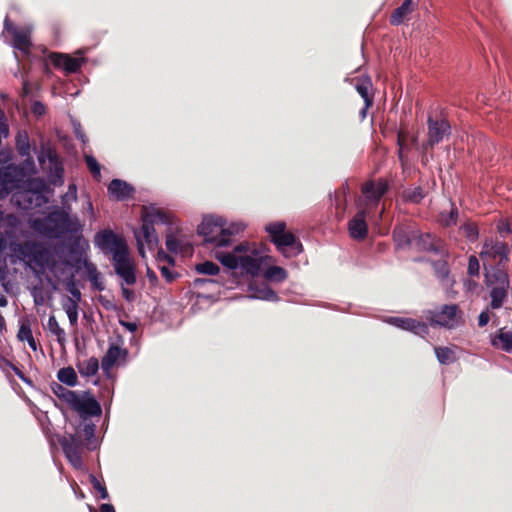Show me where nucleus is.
<instances>
[{"label": "nucleus", "instance_id": "obj_20", "mask_svg": "<svg viewBox=\"0 0 512 512\" xmlns=\"http://www.w3.org/2000/svg\"><path fill=\"white\" fill-rule=\"evenodd\" d=\"M366 209L359 210L356 215L349 221L348 229L350 236L354 240H364L368 235V225L366 222Z\"/></svg>", "mask_w": 512, "mask_h": 512}, {"label": "nucleus", "instance_id": "obj_45", "mask_svg": "<svg viewBox=\"0 0 512 512\" xmlns=\"http://www.w3.org/2000/svg\"><path fill=\"white\" fill-rule=\"evenodd\" d=\"M467 274L470 277H479L480 275V263L475 255L469 256Z\"/></svg>", "mask_w": 512, "mask_h": 512}, {"label": "nucleus", "instance_id": "obj_41", "mask_svg": "<svg viewBox=\"0 0 512 512\" xmlns=\"http://www.w3.org/2000/svg\"><path fill=\"white\" fill-rule=\"evenodd\" d=\"M460 231L470 242H475L479 236V230L474 222L467 221L460 226Z\"/></svg>", "mask_w": 512, "mask_h": 512}, {"label": "nucleus", "instance_id": "obj_51", "mask_svg": "<svg viewBox=\"0 0 512 512\" xmlns=\"http://www.w3.org/2000/svg\"><path fill=\"white\" fill-rule=\"evenodd\" d=\"M81 433L85 437L86 440H90L94 436V433H95V424L86 423L84 421V424L82 425V428H81Z\"/></svg>", "mask_w": 512, "mask_h": 512}, {"label": "nucleus", "instance_id": "obj_12", "mask_svg": "<svg viewBox=\"0 0 512 512\" xmlns=\"http://www.w3.org/2000/svg\"><path fill=\"white\" fill-rule=\"evenodd\" d=\"M388 183L386 180L368 181L362 186V194L364 196L365 206L367 208L376 207L381 198L388 191Z\"/></svg>", "mask_w": 512, "mask_h": 512}, {"label": "nucleus", "instance_id": "obj_24", "mask_svg": "<svg viewBox=\"0 0 512 512\" xmlns=\"http://www.w3.org/2000/svg\"><path fill=\"white\" fill-rule=\"evenodd\" d=\"M108 193L117 200H125L134 193V188L126 181L113 179L108 185Z\"/></svg>", "mask_w": 512, "mask_h": 512}, {"label": "nucleus", "instance_id": "obj_44", "mask_svg": "<svg viewBox=\"0 0 512 512\" xmlns=\"http://www.w3.org/2000/svg\"><path fill=\"white\" fill-rule=\"evenodd\" d=\"M86 165L96 181L101 179V167L98 161L93 156L85 157Z\"/></svg>", "mask_w": 512, "mask_h": 512}, {"label": "nucleus", "instance_id": "obj_31", "mask_svg": "<svg viewBox=\"0 0 512 512\" xmlns=\"http://www.w3.org/2000/svg\"><path fill=\"white\" fill-rule=\"evenodd\" d=\"M508 290H509V288H504V287H491L490 307L492 309H499L502 307L504 301L506 300V298L508 296Z\"/></svg>", "mask_w": 512, "mask_h": 512}, {"label": "nucleus", "instance_id": "obj_4", "mask_svg": "<svg viewBox=\"0 0 512 512\" xmlns=\"http://www.w3.org/2000/svg\"><path fill=\"white\" fill-rule=\"evenodd\" d=\"M266 231L270 236L271 242L285 257L296 256L303 251L302 243L292 232L286 231L285 222L270 223L266 226Z\"/></svg>", "mask_w": 512, "mask_h": 512}, {"label": "nucleus", "instance_id": "obj_18", "mask_svg": "<svg viewBox=\"0 0 512 512\" xmlns=\"http://www.w3.org/2000/svg\"><path fill=\"white\" fill-rule=\"evenodd\" d=\"M95 242L103 250H109L112 252L113 255L116 251H121L128 248L125 241L118 237L111 230H104L97 233L95 236Z\"/></svg>", "mask_w": 512, "mask_h": 512}, {"label": "nucleus", "instance_id": "obj_17", "mask_svg": "<svg viewBox=\"0 0 512 512\" xmlns=\"http://www.w3.org/2000/svg\"><path fill=\"white\" fill-rule=\"evenodd\" d=\"M48 58L55 68L62 69L67 74H72L79 71L84 61L83 59L75 58L68 54L58 52H51Z\"/></svg>", "mask_w": 512, "mask_h": 512}, {"label": "nucleus", "instance_id": "obj_26", "mask_svg": "<svg viewBox=\"0 0 512 512\" xmlns=\"http://www.w3.org/2000/svg\"><path fill=\"white\" fill-rule=\"evenodd\" d=\"M413 11L412 0H404V2L396 8L390 15V23L392 25H400L407 19L408 15Z\"/></svg>", "mask_w": 512, "mask_h": 512}, {"label": "nucleus", "instance_id": "obj_36", "mask_svg": "<svg viewBox=\"0 0 512 512\" xmlns=\"http://www.w3.org/2000/svg\"><path fill=\"white\" fill-rule=\"evenodd\" d=\"M263 276L268 281L280 283L287 279L288 273L280 266H271L265 270Z\"/></svg>", "mask_w": 512, "mask_h": 512}, {"label": "nucleus", "instance_id": "obj_47", "mask_svg": "<svg viewBox=\"0 0 512 512\" xmlns=\"http://www.w3.org/2000/svg\"><path fill=\"white\" fill-rule=\"evenodd\" d=\"M410 134L407 129L400 128L397 134L398 147L410 148L409 146Z\"/></svg>", "mask_w": 512, "mask_h": 512}, {"label": "nucleus", "instance_id": "obj_38", "mask_svg": "<svg viewBox=\"0 0 512 512\" xmlns=\"http://www.w3.org/2000/svg\"><path fill=\"white\" fill-rule=\"evenodd\" d=\"M458 219V209L452 204L449 212L442 211L438 216V222L443 227H451L456 225Z\"/></svg>", "mask_w": 512, "mask_h": 512}, {"label": "nucleus", "instance_id": "obj_6", "mask_svg": "<svg viewBox=\"0 0 512 512\" xmlns=\"http://www.w3.org/2000/svg\"><path fill=\"white\" fill-rule=\"evenodd\" d=\"M198 234L204 237V241L218 247L227 246L229 240L224 238V220L221 217L207 216L198 226Z\"/></svg>", "mask_w": 512, "mask_h": 512}, {"label": "nucleus", "instance_id": "obj_40", "mask_svg": "<svg viewBox=\"0 0 512 512\" xmlns=\"http://www.w3.org/2000/svg\"><path fill=\"white\" fill-rule=\"evenodd\" d=\"M63 308L68 316L71 326H77L78 323V303L74 299L67 298Z\"/></svg>", "mask_w": 512, "mask_h": 512}, {"label": "nucleus", "instance_id": "obj_13", "mask_svg": "<svg viewBox=\"0 0 512 512\" xmlns=\"http://www.w3.org/2000/svg\"><path fill=\"white\" fill-rule=\"evenodd\" d=\"M460 314L456 304H446L439 311L430 312L431 325H439L446 328H454L457 325V317Z\"/></svg>", "mask_w": 512, "mask_h": 512}, {"label": "nucleus", "instance_id": "obj_10", "mask_svg": "<svg viewBox=\"0 0 512 512\" xmlns=\"http://www.w3.org/2000/svg\"><path fill=\"white\" fill-rule=\"evenodd\" d=\"M428 139L423 148H433L435 145L443 141L446 136L451 133V125L445 118H433L429 116L427 119Z\"/></svg>", "mask_w": 512, "mask_h": 512}, {"label": "nucleus", "instance_id": "obj_58", "mask_svg": "<svg viewBox=\"0 0 512 512\" xmlns=\"http://www.w3.org/2000/svg\"><path fill=\"white\" fill-rule=\"evenodd\" d=\"M122 295L128 302H132L135 299L134 291L129 288L122 287Z\"/></svg>", "mask_w": 512, "mask_h": 512}, {"label": "nucleus", "instance_id": "obj_9", "mask_svg": "<svg viewBox=\"0 0 512 512\" xmlns=\"http://www.w3.org/2000/svg\"><path fill=\"white\" fill-rule=\"evenodd\" d=\"M59 443L62 447V450L66 458L71 463V465L77 469L82 468V454L84 451V446L81 439V435L70 434L68 436H64L59 440Z\"/></svg>", "mask_w": 512, "mask_h": 512}, {"label": "nucleus", "instance_id": "obj_22", "mask_svg": "<svg viewBox=\"0 0 512 512\" xmlns=\"http://www.w3.org/2000/svg\"><path fill=\"white\" fill-rule=\"evenodd\" d=\"M17 176L15 169L8 166L0 168V199L5 198L14 188L17 187Z\"/></svg>", "mask_w": 512, "mask_h": 512}, {"label": "nucleus", "instance_id": "obj_62", "mask_svg": "<svg viewBox=\"0 0 512 512\" xmlns=\"http://www.w3.org/2000/svg\"><path fill=\"white\" fill-rule=\"evenodd\" d=\"M121 324L130 332H135L137 330L136 323L133 322H121Z\"/></svg>", "mask_w": 512, "mask_h": 512}, {"label": "nucleus", "instance_id": "obj_7", "mask_svg": "<svg viewBox=\"0 0 512 512\" xmlns=\"http://www.w3.org/2000/svg\"><path fill=\"white\" fill-rule=\"evenodd\" d=\"M68 406L77 412L83 421L102 414L101 405L88 391H77Z\"/></svg>", "mask_w": 512, "mask_h": 512}, {"label": "nucleus", "instance_id": "obj_23", "mask_svg": "<svg viewBox=\"0 0 512 512\" xmlns=\"http://www.w3.org/2000/svg\"><path fill=\"white\" fill-rule=\"evenodd\" d=\"M355 89L364 100L365 105L360 114L362 117H365L367 109L373 105V95L370 94V90L372 89V82L370 78L365 77L357 79Z\"/></svg>", "mask_w": 512, "mask_h": 512}, {"label": "nucleus", "instance_id": "obj_64", "mask_svg": "<svg viewBox=\"0 0 512 512\" xmlns=\"http://www.w3.org/2000/svg\"><path fill=\"white\" fill-rule=\"evenodd\" d=\"M439 274L440 276L443 278V277H446L448 274H449V270L447 268V264L445 262H443L441 264V268L439 270Z\"/></svg>", "mask_w": 512, "mask_h": 512}, {"label": "nucleus", "instance_id": "obj_25", "mask_svg": "<svg viewBox=\"0 0 512 512\" xmlns=\"http://www.w3.org/2000/svg\"><path fill=\"white\" fill-rule=\"evenodd\" d=\"M394 323L396 326L404 330L411 331L417 335L423 336L428 333L427 325L415 319L398 317L394 319Z\"/></svg>", "mask_w": 512, "mask_h": 512}, {"label": "nucleus", "instance_id": "obj_11", "mask_svg": "<svg viewBox=\"0 0 512 512\" xmlns=\"http://www.w3.org/2000/svg\"><path fill=\"white\" fill-rule=\"evenodd\" d=\"M113 266L116 274L121 277L127 285L136 283L135 268L129 258L128 248L116 251L112 256Z\"/></svg>", "mask_w": 512, "mask_h": 512}, {"label": "nucleus", "instance_id": "obj_43", "mask_svg": "<svg viewBox=\"0 0 512 512\" xmlns=\"http://www.w3.org/2000/svg\"><path fill=\"white\" fill-rule=\"evenodd\" d=\"M33 336L31 330V324L28 319H22L20 321L19 331L17 333V338L20 341H28Z\"/></svg>", "mask_w": 512, "mask_h": 512}, {"label": "nucleus", "instance_id": "obj_49", "mask_svg": "<svg viewBox=\"0 0 512 512\" xmlns=\"http://www.w3.org/2000/svg\"><path fill=\"white\" fill-rule=\"evenodd\" d=\"M511 217L502 219L497 223V231L501 236H505L511 233Z\"/></svg>", "mask_w": 512, "mask_h": 512}, {"label": "nucleus", "instance_id": "obj_2", "mask_svg": "<svg viewBox=\"0 0 512 512\" xmlns=\"http://www.w3.org/2000/svg\"><path fill=\"white\" fill-rule=\"evenodd\" d=\"M217 259L225 267L232 270L241 268L243 272L251 276H258L260 274L263 262V257L259 256L257 250L251 248L247 242L238 244L232 252L218 253Z\"/></svg>", "mask_w": 512, "mask_h": 512}, {"label": "nucleus", "instance_id": "obj_53", "mask_svg": "<svg viewBox=\"0 0 512 512\" xmlns=\"http://www.w3.org/2000/svg\"><path fill=\"white\" fill-rule=\"evenodd\" d=\"M243 229L241 224H231L229 227L224 226V238H227L230 241V237L234 234H237L239 231Z\"/></svg>", "mask_w": 512, "mask_h": 512}, {"label": "nucleus", "instance_id": "obj_52", "mask_svg": "<svg viewBox=\"0 0 512 512\" xmlns=\"http://www.w3.org/2000/svg\"><path fill=\"white\" fill-rule=\"evenodd\" d=\"M159 270L161 272V275L169 283L173 282L179 276L177 273L172 272L170 268L165 265L159 266Z\"/></svg>", "mask_w": 512, "mask_h": 512}, {"label": "nucleus", "instance_id": "obj_59", "mask_svg": "<svg viewBox=\"0 0 512 512\" xmlns=\"http://www.w3.org/2000/svg\"><path fill=\"white\" fill-rule=\"evenodd\" d=\"M9 366L12 368V370L15 372V374L24 382L30 383V380L25 377L24 373L14 364L9 362Z\"/></svg>", "mask_w": 512, "mask_h": 512}, {"label": "nucleus", "instance_id": "obj_60", "mask_svg": "<svg viewBox=\"0 0 512 512\" xmlns=\"http://www.w3.org/2000/svg\"><path fill=\"white\" fill-rule=\"evenodd\" d=\"M407 150H409V148H403V147L398 148V158L402 164H404L406 162V157L404 155V152Z\"/></svg>", "mask_w": 512, "mask_h": 512}, {"label": "nucleus", "instance_id": "obj_56", "mask_svg": "<svg viewBox=\"0 0 512 512\" xmlns=\"http://www.w3.org/2000/svg\"><path fill=\"white\" fill-rule=\"evenodd\" d=\"M490 320V314H489V311L488 309H486L485 311H482L478 317V326L479 327H484L488 324Z\"/></svg>", "mask_w": 512, "mask_h": 512}, {"label": "nucleus", "instance_id": "obj_35", "mask_svg": "<svg viewBox=\"0 0 512 512\" xmlns=\"http://www.w3.org/2000/svg\"><path fill=\"white\" fill-rule=\"evenodd\" d=\"M57 379L59 380V382L66 384L67 386L70 387H74L78 382L77 374L75 370L70 366L61 368L57 372Z\"/></svg>", "mask_w": 512, "mask_h": 512}, {"label": "nucleus", "instance_id": "obj_1", "mask_svg": "<svg viewBox=\"0 0 512 512\" xmlns=\"http://www.w3.org/2000/svg\"><path fill=\"white\" fill-rule=\"evenodd\" d=\"M11 250L35 274L43 273L45 268L52 269L56 265L53 251L42 242L26 240L12 243Z\"/></svg>", "mask_w": 512, "mask_h": 512}, {"label": "nucleus", "instance_id": "obj_61", "mask_svg": "<svg viewBox=\"0 0 512 512\" xmlns=\"http://www.w3.org/2000/svg\"><path fill=\"white\" fill-rule=\"evenodd\" d=\"M147 277L151 283H156L158 280L156 273L150 268H147Z\"/></svg>", "mask_w": 512, "mask_h": 512}, {"label": "nucleus", "instance_id": "obj_46", "mask_svg": "<svg viewBox=\"0 0 512 512\" xmlns=\"http://www.w3.org/2000/svg\"><path fill=\"white\" fill-rule=\"evenodd\" d=\"M89 478H90V483L92 484L93 488H94L95 490L99 491V493H100V498H101V499H107V498L109 497V495H108V491H107V489H106L105 485H104V484H102V483L97 479V477H96V476H94V475H92V474L89 476Z\"/></svg>", "mask_w": 512, "mask_h": 512}, {"label": "nucleus", "instance_id": "obj_34", "mask_svg": "<svg viewBox=\"0 0 512 512\" xmlns=\"http://www.w3.org/2000/svg\"><path fill=\"white\" fill-rule=\"evenodd\" d=\"M393 240L399 248L410 246L414 242V239L409 236L402 226H396L393 229Z\"/></svg>", "mask_w": 512, "mask_h": 512}, {"label": "nucleus", "instance_id": "obj_27", "mask_svg": "<svg viewBox=\"0 0 512 512\" xmlns=\"http://www.w3.org/2000/svg\"><path fill=\"white\" fill-rule=\"evenodd\" d=\"M492 345L505 352L512 353V332L500 329L492 339Z\"/></svg>", "mask_w": 512, "mask_h": 512}, {"label": "nucleus", "instance_id": "obj_19", "mask_svg": "<svg viewBox=\"0 0 512 512\" xmlns=\"http://www.w3.org/2000/svg\"><path fill=\"white\" fill-rule=\"evenodd\" d=\"M505 267L506 265L501 264L490 267L485 273V283L488 287L509 288V275Z\"/></svg>", "mask_w": 512, "mask_h": 512}, {"label": "nucleus", "instance_id": "obj_57", "mask_svg": "<svg viewBox=\"0 0 512 512\" xmlns=\"http://www.w3.org/2000/svg\"><path fill=\"white\" fill-rule=\"evenodd\" d=\"M261 298L269 301H275L278 299V295L274 290L266 288L265 290H263V295L261 296Z\"/></svg>", "mask_w": 512, "mask_h": 512}, {"label": "nucleus", "instance_id": "obj_30", "mask_svg": "<svg viewBox=\"0 0 512 512\" xmlns=\"http://www.w3.org/2000/svg\"><path fill=\"white\" fill-rule=\"evenodd\" d=\"M426 196L424 189L421 186L414 188H406L402 193L404 202L419 204Z\"/></svg>", "mask_w": 512, "mask_h": 512}, {"label": "nucleus", "instance_id": "obj_29", "mask_svg": "<svg viewBox=\"0 0 512 512\" xmlns=\"http://www.w3.org/2000/svg\"><path fill=\"white\" fill-rule=\"evenodd\" d=\"M79 373L84 377H92L98 373L99 361L96 357H91L88 360L77 364Z\"/></svg>", "mask_w": 512, "mask_h": 512}, {"label": "nucleus", "instance_id": "obj_14", "mask_svg": "<svg viewBox=\"0 0 512 512\" xmlns=\"http://www.w3.org/2000/svg\"><path fill=\"white\" fill-rule=\"evenodd\" d=\"M69 222V215L66 212H52L46 218L45 232L49 237H60L68 231Z\"/></svg>", "mask_w": 512, "mask_h": 512}, {"label": "nucleus", "instance_id": "obj_33", "mask_svg": "<svg viewBox=\"0 0 512 512\" xmlns=\"http://www.w3.org/2000/svg\"><path fill=\"white\" fill-rule=\"evenodd\" d=\"M47 328L51 334L56 336V339L60 346H64L66 342V334L63 328L60 327L56 317L50 315L48 318Z\"/></svg>", "mask_w": 512, "mask_h": 512}, {"label": "nucleus", "instance_id": "obj_37", "mask_svg": "<svg viewBox=\"0 0 512 512\" xmlns=\"http://www.w3.org/2000/svg\"><path fill=\"white\" fill-rule=\"evenodd\" d=\"M50 387L54 395L57 396L59 400L65 402L67 405H69L70 401L73 399L75 393L77 392L69 390L57 382H53Z\"/></svg>", "mask_w": 512, "mask_h": 512}, {"label": "nucleus", "instance_id": "obj_5", "mask_svg": "<svg viewBox=\"0 0 512 512\" xmlns=\"http://www.w3.org/2000/svg\"><path fill=\"white\" fill-rule=\"evenodd\" d=\"M38 162L41 169L47 174L51 184L58 185L63 183V163L54 148L49 145H41L38 153Z\"/></svg>", "mask_w": 512, "mask_h": 512}, {"label": "nucleus", "instance_id": "obj_48", "mask_svg": "<svg viewBox=\"0 0 512 512\" xmlns=\"http://www.w3.org/2000/svg\"><path fill=\"white\" fill-rule=\"evenodd\" d=\"M66 289L72 296L70 299H74L75 303H78L81 300V292L76 287L73 277H71V279L67 282Z\"/></svg>", "mask_w": 512, "mask_h": 512}, {"label": "nucleus", "instance_id": "obj_8", "mask_svg": "<svg viewBox=\"0 0 512 512\" xmlns=\"http://www.w3.org/2000/svg\"><path fill=\"white\" fill-rule=\"evenodd\" d=\"M510 252L511 249L508 243L497 238H486L479 256L482 260H497V264L506 265L509 262Z\"/></svg>", "mask_w": 512, "mask_h": 512}, {"label": "nucleus", "instance_id": "obj_3", "mask_svg": "<svg viewBox=\"0 0 512 512\" xmlns=\"http://www.w3.org/2000/svg\"><path fill=\"white\" fill-rule=\"evenodd\" d=\"M169 222V215L161 209L151 208L142 215L141 229L134 232L137 241L138 253L142 257H145V248L142 239L145 240L150 250L154 249L157 247L159 242L154 226L159 223L167 224Z\"/></svg>", "mask_w": 512, "mask_h": 512}, {"label": "nucleus", "instance_id": "obj_42", "mask_svg": "<svg viewBox=\"0 0 512 512\" xmlns=\"http://www.w3.org/2000/svg\"><path fill=\"white\" fill-rule=\"evenodd\" d=\"M195 271L198 274L216 275L219 273L220 268L216 263L212 261H205L203 263L197 264L195 266Z\"/></svg>", "mask_w": 512, "mask_h": 512}, {"label": "nucleus", "instance_id": "obj_50", "mask_svg": "<svg viewBox=\"0 0 512 512\" xmlns=\"http://www.w3.org/2000/svg\"><path fill=\"white\" fill-rule=\"evenodd\" d=\"M180 246L179 240L171 233L166 237V248L171 253H177Z\"/></svg>", "mask_w": 512, "mask_h": 512}, {"label": "nucleus", "instance_id": "obj_16", "mask_svg": "<svg viewBox=\"0 0 512 512\" xmlns=\"http://www.w3.org/2000/svg\"><path fill=\"white\" fill-rule=\"evenodd\" d=\"M414 244L419 251L443 255L447 252L445 242L431 233H421L414 238Z\"/></svg>", "mask_w": 512, "mask_h": 512}, {"label": "nucleus", "instance_id": "obj_54", "mask_svg": "<svg viewBox=\"0 0 512 512\" xmlns=\"http://www.w3.org/2000/svg\"><path fill=\"white\" fill-rule=\"evenodd\" d=\"M157 260H158V262H167L169 265H172V266L175 264L174 257L165 253L163 250L158 251Z\"/></svg>", "mask_w": 512, "mask_h": 512}, {"label": "nucleus", "instance_id": "obj_28", "mask_svg": "<svg viewBox=\"0 0 512 512\" xmlns=\"http://www.w3.org/2000/svg\"><path fill=\"white\" fill-rule=\"evenodd\" d=\"M16 148L20 156L27 157V162L33 164V160L30 156V142L26 132L18 133L16 137Z\"/></svg>", "mask_w": 512, "mask_h": 512}, {"label": "nucleus", "instance_id": "obj_15", "mask_svg": "<svg viewBox=\"0 0 512 512\" xmlns=\"http://www.w3.org/2000/svg\"><path fill=\"white\" fill-rule=\"evenodd\" d=\"M4 30L13 36V47L23 53H29L32 47L30 31L28 29H18L9 19H4Z\"/></svg>", "mask_w": 512, "mask_h": 512}, {"label": "nucleus", "instance_id": "obj_55", "mask_svg": "<svg viewBox=\"0 0 512 512\" xmlns=\"http://www.w3.org/2000/svg\"><path fill=\"white\" fill-rule=\"evenodd\" d=\"M31 110L32 112L37 115V116H41L45 113L46 111V107L45 105L40 102V101H35L33 104H32V107H31Z\"/></svg>", "mask_w": 512, "mask_h": 512}, {"label": "nucleus", "instance_id": "obj_63", "mask_svg": "<svg viewBox=\"0 0 512 512\" xmlns=\"http://www.w3.org/2000/svg\"><path fill=\"white\" fill-rule=\"evenodd\" d=\"M100 512H115V509L112 504H102L100 506Z\"/></svg>", "mask_w": 512, "mask_h": 512}, {"label": "nucleus", "instance_id": "obj_32", "mask_svg": "<svg viewBox=\"0 0 512 512\" xmlns=\"http://www.w3.org/2000/svg\"><path fill=\"white\" fill-rule=\"evenodd\" d=\"M84 266L88 275V279L92 285V288L97 291L104 290V285L100 281V274L97 270V267L93 263L87 261H85Z\"/></svg>", "mask_w": 512, "mask_h": 512}, {"label": "nucleus", "instance_id": "obj_39", "mask_svg": "<svg viewBox=\"0 0 512 512\" xmlns=\"http://www.w3.org/2000/svg\"><path fill=\"white\" fill-rule=\"evenodd\" d=\"M435 354L438 361L443 365H448L456 361L455 352L449 347H435Z\"/></svg>", "mask_w": 512, "mask_h": 512}, {"label": "nucleus", "instance_id": "obj_21", "mask_svg": "<svg viewBox=\"0 0 512 512\" xmlns=\"http://www.w3.org/2000/svg\"><path fill=\"white\" fill-rule=\"evenodd\" d=\"M128 351L116 344H111L101 360V368L108 375L118 360L125 361Z\"/></svg>", "mask_w": 512, "mask_h": 512}]
</instances>
